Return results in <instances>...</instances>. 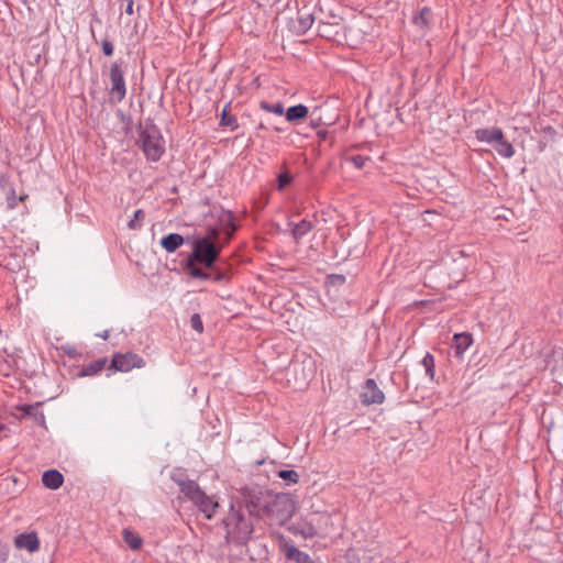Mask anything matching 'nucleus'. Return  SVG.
I'll list each match as a JSON object with an SVG mask.
<instances>
[{"label":"nucleus","instance_id":"obj_1","mask_svg":"<svg viewBox=\"0 0 563 563\" xmlns=\"http://www.w3.org/2000/svg\"><path fill=\"white\" fill-rule=\"evenodd\" d=\"M170 478L178 485L185 498L191 501L206 519L211 520L216 516L220 505L214 496L207 495L196 481L185 478L181 473L175 472Z\"/></svg>","mask_w":563,"mask_h":563},{"label":"nucleus","instance_id":"obj_2","mask_svg":"<svg viewBox=\"0 0 563 563\" xmlns=\"http://www.w3.org/2000/svg\"><path fill=\"white\" fill-rule=\"evenodd\" d=\"M225 528V541L244 544L253 533V525L244 515L233 507L223 520Z\"/></svg>","mask_w":563,"mask_h":563},{"label":"nucleus","instance_id":"obj_3","mask_svg":"<svg viewBox=\"0 0 563 563\" xmlns=\"http://www.w3.org/2000/svg\"><path fill=\"white\" fill-rule=\"evenodd\" d=\"M142 148L147 159L152 162L158 161L165 152V142L162 137L159 129L154 124H147L140 134Z\"/></svg>","mask_w":563,"mask_h":563},{"label":"nucleus","instance_id":"obj_4","mask_svg":"<svg viewBox=\"0 0 563 563\" xmlns=\"http://www.w3.org/2000/svg\"><path fill=\"white\" fill-rule=\"evenodd\" d=\"M221 252V245L209 238H199L194 243V249L188 258L212 268Z\"/></svg>","mask_w":563,"mask_h":563},{"label":"nucleus","instance_id":"obj_5","mask_svg":"<svg viewBox=\"0 0 563 563\" xmlns=\"http://www.w3.org/2000/svg\"><path fill=\"white\" fill-rule=\"evenodd\" d=\"M265 512L276 519L278 522H284L291 517L294 512V504L286 494H278L272 496L264 506Z\"/></svg>","mask_w":563,"mask_h":563},{"label":"nucleus","instance_id":"obj_6","mask_svg":"<svg viewBox=\"0 0 563 563\" xmlns=\"http://www.w3.org/2000/svg\"><path fill=\"white\" fill-rule=\"evenodd\" d=\"M124 67V60L119 59L112 62L109 68L110 95L118 102H121L126 96Z\"/></svg>","mask_w":563,"mask_h":563},{"label":"nucleus","instance_id":"obj_7","mask_svg":"<svg viewBox=\"0 0 563 563\" xmlns=\"http://www.w3.org/2000/svg\"><path fill=\"white\" fill-rule=\"evenodd\" d=\"M111 366L119 372H129L133 368H142L145 361L136 353H114L111 360Z\"/></svg>","mask_w":563,"mask_h":563},{"label":"nucleus","instance_id":"obj_8","mask_svg":"<svg viewBox=\"0 0 563 563\" xmlns=\"http://www.w3.org/2000/svg\"><path fill=\"white\" fill-rule=\"evenodd\" d=\"M361 397L364 405H379L383 404L385 399L384 393L378 388L373 378H367L365 380Z\"/></svg>","mask_w":563,"mask_h":563},{"label":"nucleus","instance_id":"obj_9","mask_svg":"<svg viewBox=\"0 0 563 563\" xmlns=\"http://www.w3.org/2000/svg\"><path fill=\"white\" fill-rule=\"evenodd\" d=\"M473 344V338L470 333H456L453 336V343L451 349L454 351V355L457 358H462L464 352Z\"/></svg>","mask_w":563,"mask_h":563},{"label":"nucleus","instance_id":"obj_10","mask_svg":"<svg viewBox=\"0 0 563 563\" xmlns=\"http://www.w3.org/2000/svg\"><path fill=\"white\" fill-rule=\"evenodd\" d=\"M14 544L19 549H26L30 552H34L40 548V541L36 533H22L15 537Z\"/></svg>","mask_w":563,"mask_h":563},{"label":"nucleus","instance_id":"obj_11","mask_svg":"<svg viewBox=\"0 0 563 563\" xmlns=\"http://www.w3.org/2000/svg\"><path fill=\"white\" fill-rule=\"evenodd\" d=\"M503 131L499 128L477 129L475 136L479 142L492 144L493 146L497 141L501 140Z\"/></svg>","mask_w":563,"mask_h":563},{"label":"nucleus","instance_id":"obj_12","mask_svg":"<svg viewBox=\"0 0 563 563\" xmlns=\"http://www.w3.org/2000/svg\"><path fill=\"white\" fill-rule=\"evenodd\" d=\"M42 483L46 488L55 490L63 485L64 476L57 470H47L42 475Z\"/></svg>","mask_w":563,"mask_h":563},{"label":"nucleus","instance_id":"obj_13","mask_svg":"<svg viewBox=\"0 0 563 563\" xmlns=\"http://www.w3.org/2000/svg\"><path fill=\"white\" fill-rule=\"evenodd\" d=\"M41 404L35 405H22L18 407V410L22 412L21 418L31 417L37 424L45 423V416L42 411L38 410Z\"/></svg>","mask_w":563,"mask_h":563},{"label":"nucleus","instance_id":"obj_14","mask_svg":"<svg viewBox=\"0 0 563 563\" xmlns=\"http://www.w3.org/2000/svg\"><path fill=\"white\" fill-rule=\"evenodd\" d=\"M184 242L185 240L180 234L169 233L161 240V245L166 252L173 253L180 247Z\"/></svg>","mask_w":563,"mask_h":563},{"label":"nucleus","instance_id":"obj_15","mask_svg":"<svg viewBox=\"0 0 563 563\" xmlns=\"http://www.w3.org/2000/svg\"><path fill=\"white\" fill-rule=\"evenodd\" d=\"M286 120L289 122H297L307 118L309 110L305 104H297L289 107L286 112Z\"/></svg>","mask_w":563,"mask_h":563},{"label":"nucleus","instance_id":"obj_16","mask_svg":"<svg viewBox=\"0 0 563 563\" xmlns=\"http://www.w3.org/2000/svg\"><path fill=\"white\" fill-rule=\"evenodd\" d=\"M107 364V358H98L87 365H84L78 374L80 377L92 376L101 372Z\"/></svg>","mask_w":563,"mask_h":563},{"label":"nucleus","instance_id":"obj_17","mask_svg":"<svg viewBox=\"0 0 563 563\" xmlns=\"http://www.w3.org/2000/svg\"><path fill=\"white\" fill-rule=\"evenodd\" d=\"M289 225L291 227V234L296 241H299L313 229V224L306 219L301 220L299 223L289 222Z\"/></svg>","mask_w":563,"mask_h":563},{"label":"nucleus","instance_id":"obj_18","mask_svg":"<svg viewBox=\"0 0 563 563\" xmlns=\"http://www.w3.org/2000/svg\"><path fill=\"white\" fill-rule=\"evenodd\" d=\"M286 558L296 563H314L310 555L296 547H289L286 550Z\"/></svg>","mask_w":563,"mask_h":563},{"label":"nucleus","instance_id":"obj_19","mask_svg":"<svg viewBox=\"0 0 563 563\" xmlns=\"http://www.w3.org/2000/svg\"><path fill=\"white\" fill-rule=\"evenodd\" d=\"M313 21H314V18L310 12L305 11V10L298 11V14H297L298 25L296 26L297 31L301 32V33L307 32L312 26Z\"/></svg>","mask_w":563,"mask_h":563},{"label":"nucleus","instance_id":"obj_20","mask_svg":"<svg viewBox=\"0 0 563 563\" xmlns=\"http://www.w3.org/2000/svg\"><path fill=\"white\" fill-rule=\"evenodd\" d=\"M494 148L505 158H511L516 153L512 144L505 139L504 133L501 134V140L495 143Z\"/></svg>","mask_w":563,"mask_h":563},{"label":"nucleus","instance_id":"obj_21","mask_svg":"<svg viewBox=\"0 0 563 563\" xmlns=\"http://www.w3.org/2000/svg\"><path fill=\"white\" fill-rule=\"evenodd\" d=\"M197 263L198 262H196V261L187 258L185 268L188 271L189 275L194 278H198V279H202V280L210 279L211 274L206 273L202 268L197 266Z\"/></svg>","mask_w":563,"mask_h":563},{"label":"nucleus","instance_id":"obj_22","mask_svg":"<svg viewBox=\"0 0 563 563\" xmlns=\"http://www.w3.org/2000/svg\"><path fill=\"white\" fill-rule=\"evenodd\" d=\"M220 222H221L222 229L227 235L225 242H228L233 236L234 232L236 231V225L233 221V214L231 212L223 213L222 217L220 218Z\"/></svg>","mask_w":563,"mask_h":563},{"label":"nucleus","instance_id":"obj_23","mask_svg":"<svg viewBox=\"0 0 563 563\" xmlns=\"http://www.w3.org/2000/svg\"><path fill=\"white\" fill-rule=\"evenodd\" d=\"M413 23L420 27H429L432 21V11L430 8H422L412 19Z\"/></svg>","mask_w":563,"mask_h":563},{"label":"nucleus","instance_id":"obj_24","mask_svg":"<svg viewBox=\"0 0 563 563\" xmlns=\"http://www.w3.org/2000/svg\"><path fill=\"white\" fill-rule=\"evenodd\" d=\"M123 538H124V541L128 543V545L132 550H139L142 545V539L140 538V536L137 533H135L133 531L124 529Z\"/></svg>","mask_w":563,"mask_h":563},{"label":"nucleus","instance_id":"obj_25","mask_svg":"<svg viewBox=\"0 0 563 563\" xmlns=\"http://www.w3.org/2000/svg\"><path fill=\"white\" fill-rule=\"evenodd\" d=\"M260 108L267 112L275 113L277 115H283L285 112L284 106L282 102L269 103L267 101H261Z\"/></svg>","mask_w":563,"mask_h":563},{"label":"nucleus","instance_id":"obj_26","mask_svg":"<svg viewBox=\"0 0 563 563\" xmlns=\"http://www.w3.org/2000/svg\"><path fill=\"white\" fill-rule=\"evenodd\" d=\"M144 218H145V212L142 209H137L133 214V219L129 221L128 228L130 230L141 229L143 225Z\"/></svg>","mask_w":563,"mask_h":563},{"label":"nucleus","instance_id":"obj_27","mask_svg":"<svg viewBox=\"0 0 563 563\" xmlns=\"http://www.w3.org/2000/svg\"><path fill=\"white\" fill-rule=\"evenodd\" d=\"M421 363L426 369L427 376H429L430 378H433V376H434V358H433V356L430 353H427L424 355V357L422 358Z\"/></svg>","mask_w":563,"mask_h":563},{"label":"nucleus","instance_id":"obj_28","mask_svg":"<svg viewBox=\"0 0 563 563\" xmlns=\"http://www.w3.org/2000/svg\"><path fill=\"white\" fill-rule=\"evenodd\" d=\"M336 25L338 23H330V22H323L321 21L318 25V33L320 36L330 38L332 35H334L335 32H332L333 25Z\"/></svg>","mask_w":563,"mask_h":563},{"label":"nucleus","instance_id":"obj_29","mask_svg":"<svg viewBox=\"0 0 563 563\" xmlns=\"http://www.w3.org/2000/svg\"><path fill=\"white\" fill-rule=\"evenodd\" d=\"M278 476L288 482V484H296L299 479V475L292 470H282L278 472Z\"/></svg>","mask_w":563,"mask_h":563},{"label":"nucleus","instance_id":"obj_30","mask_svg":"<svg viewBox=\"0 0 563 563\" xmlns=\"http://www.w3.org/2000/svg\"><path fill=\"white\" fill-rule=\"evenodd\" d=\"M190 325L194 330L201 333L203 331V323L199 313H194L190 318Z\"/></svg>","mask_w":563,"mask_h":563},{"label":"nucleus","instance_id":"obj_31","mask_svg":"<svg viewBox=\"0 0 563 563\" xmlns=\"http://www.w3.org/2000/svg\"><path fill=\"white\" fill-rule=\"evenodd\" d=\"M347 161L351 162L356 168L362 169L368 161V157L362 155H353L349 157Z\"/></svg>","mask_w":563,"mask_h":563},{"label":"nucleus","instance_id":"obj_32","mask_svg":"<svg viewBox=\"0 0 563 563\" xmlns=\"http://www.w3.org/2000/svg\"><path fill=\"white\" fill-rule=\"evenodd\" d=\"M220 124L223 126L236 128V120L232 115H228L225 109L223 110Z\"/></svg>","mask_w":563,"mask_h":563},{"label":"nucleus","instance_id":"obj_33","mask_svg":"<svg viewBox=\"0 0 563 563\" xmlns=\"http://www.w3.org/2000/svg\"><path fill=\"white\" fill-rule=\"evenodd\" d=\"M101 45H102V52L106 56H112L113 54V51H114V47H113V44L111 41H109L108 38H104L102 42H101Z\"/></svg>","mask_w":563,"mask_h":563},{"label":"nucleus","instance_id":"obj_34","mask_svg":"<svg viewBox=\"0 0 563 563\" xmlns=\"http://www.w3.org/2000/svg\"><path fill=\"white\" fill-rule=\"evenodd\" d=\"M219 234H220V229L209 227L207 229V235L205 238H209L211 241H214V243H218Z\"/></svg>","mask_w":563,"mask_h":563},{"label":"nucleus","instance_id":"obj_35","mask_svg":"<svg viewBox=\"0 0 563 563\" xmlns=\"http://www.w3.org/2000/svg\"><path fill=\"white\" fill-rule=\"evenodd\" d=\"M291 181V177L287 173H282L278 176V188L283 189Z\"/></svg>","mask_w":563,"mask_h":563},{"label":"nucleus","instance_id":"obj_36","mask_svg":"<svg viewBox=\"0 0 563 563\" xmlns=\"http://www.w3.org/2000/svg\"><path fill=\"white\" fill-rule=\"evenodd\" d=\"M329 278L333 285H342L346 280L345 276L341 274L330 275Z\"/></svg>","mask_w":563,"mask_h":563},{"label":"nucleus","instance_id":"obj_37","mask_svg":"<svg viewBox=\"0 0 563 563\" xmlns=\"http://www.w3.org/2000/svg\"><path fill=\"white\" fill-rule=\"evenodd\" d=\"M9 556V549L0 541V563H4Z\"/></svg>","mask_w":563,"mask_h":563},{"label":"nucleus","instance_id":"obj_38","mask_svg":"<svg viewBox=\"0 0 563 563\" xmlns=\"http://www.w3.org/2000/svg\"><path fill=\"white\" fill-rule=\"evenodd\" d=\"M128 1V5H126V9H125V12L128 14H132L133 13V0H126Z\"/></svg>","mask_w":563,"mask_h":563},{"label":"nucleus","instance_id":"obj_39","mask_svg":"<svg viewBox=\"0 0 563 563\" xmlns=\"http://www.w3.org/2000/svg\"><path fill=\"white\" fill-rule=\"evenodd\" d=\"M227 278V275L224 273H218L216 276H214V280H223Z\"/></svg>","mask_w":563,"mask_h":563},{"label":"nucleus","instance_id":"obj_40","mask_svg":"<svg viewBox=\"0 0 563 563\" xmlns=\"http://www.w3.org/2000/svg\"><path fill=\"white\" fill-rule=\"evenodd\" d=\"M544 133L550 134V135H554L555 134V130L552 126H547V128H544Z\"/></svg>","mask_w":563,"mask_h":563},{"label":"nucleus","instance_id":"obj_41","mask_svg":"<svg viewBox=\"0 0 563 563\" xmlns=\"http://www.w3.org/2000/svg\"><path fill=\"white\" fill-rule=\"evenodd\" d=\"M100 338H102L103 340H107L109 338V331L108 330H104L102 332V334H98Z\"/></svg>","mask_w":563,"mask_h":563},{"label":"nucleus","instance_id":"obj_42","mask_svg":"<svg viewBox=\"0 0 563 563\" xmlns=\"http://www.w3.org/2000/svg\"><path fill=\"white\" fill-rule=\"evenodd\" d=\"M258 128H260V129H265V126H264V124H263V123H261Z\"/></svg>","mask_w":563,"mask_h":563}]
</instances>
